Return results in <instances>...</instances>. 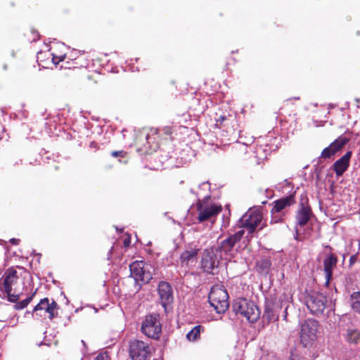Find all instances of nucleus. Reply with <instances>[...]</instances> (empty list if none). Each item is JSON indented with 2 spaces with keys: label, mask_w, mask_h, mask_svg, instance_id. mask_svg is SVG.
<instances>
[{
  "label": "nucleus",
  "mask_w": 360,
  "mask_h": 360,
  "mask_svg": "<svg viewBox=\"0 0 360 360\" xmlns=\"http://www.w3.org/2000/svg\"><path fill=\"white\" fill-rule=\"evenodd\" d=\"M348 141L345 137L339 136L333 143H330V147L334 150V153L339 151Z\"/></svg>",
  "instance_id": "b1692460"
},
{
  "label": "nucleus",
  "mask_w": 360,
  "mask_h": 360,
  "mask_svg": "<svg viewBox=\"0 0 360 360\" xmlns=\"http://www.w3.org/2000/svg\"><path fill=\"white\" fill-rule=\"evenodd\" d=\"M198 249L191 248L183 252L180 256L182 265L188 266L190 263L195 262L198 255Z\"/></svg>",
  "instance_id": "6ab92c4d"
},
{
  "label": "nucleus",
  "mask_w": 360,
  "mask_h": 360,
  "mask_svg": "<svg viewBox=\"0 0 360 360\" xmlns=\"http://www.w3.org/2000/svg\"><path fill=\"white\" fill-rule=\"evenodd\" d=\"M124 245H125V246L128 245V243H127V240H125V241H124Z\"/></svg>",
  "instance_id": "f704fd0d"
},
{
  "label": "nucleus",
  "mask_w": 360,
  "mask_h": 360,
  "mask_svg": "<svg viewBox=\"0 0 360 360\" xmlns=\"http://www.w3.org/2000/svg\"><path fill=\"white\" fill-rule=\"evenodd\" d=\"M295 202L294 197L289 195L285 198H281L274 202V206L271 210V214L280 213L287 207L290 206Z\"/></svg>",
  "instance_id": "f3484780"
},
{
  "label": "nucleus",
  "mask_w": 360,
  "mask_h": 360,
  "mask_svg": "<svg viewBox=\"0 0 360 360\" xmlns=\"http://www.w3.org/2000/svg\"><path fill=\"white\" fill-rule=\"evenodd\" d=\"M208 299L211 306L219 314L225 312L229 306L228 293L222 285H214L210 290Z\"/></svg>",
  "instance_id": "39448f33"
},
{
  "label": "nucleus",
  "mask_w": 360,
  "mask_h": 360,
  "mask_svg": "<svg viewBox=\"0 0 360 360\" xmlns=\"http://www.w3.org/2000/svg\"><path fill=\"white\" fill-rule=\"evenodd\" d=\"M19 276L18 272L13 268L7 269L0 279V292L6 295L10 302H15L19 299V295L12 293L15 289Z\"/></svg>",
  "instance_id": "f257e3e1"
},
{
  "label": "nucleus",
  "mask_w": 360,
  "mask_h": 360,
  "mask_svg": "<svg viewBox=\"0 0 360 360\" xmlns=\"http://www.w3.org/2000/svg\"><path fill=\"white\" fill-rule=\"evenodd\" d=\"M158 292L160 302L163 307L173 302V290L170 284L165 281H161L158 284Z\"/></svg>",
  "instance_id": "4468645a"
},
{
  "label": "nucleus",
  "mask_w": 360,
  "mask_h": 360,
  "mask_svg": "<svg viewBox=\"0 0 360 360\" xmlns=\"http://www.w3.org/2000/svg\"><path fill=\"white\" fill-rule=\"evenodd\" d=\"M124 154H125V153L123 150L113 151L111 153L112 156L115 157V158H117V157H124Z\"/></svg>",
  "instance_id": "7c9ffc66"
},
{
  "label": "nucleus",
  "mask_w": 360,
  "mask_h": 360,
  "mask_svg": "<svg viewBox=\"0 0 360 360\" xmlns=\"http://www.w3.org/2000/svg\"><path fill=\"white\" fill-rule=\"evenodd\" d=\"M335 155L334 150L330 147V146L324 148L321 153V158L326 159L330 158Z\"/></svg>",
  "instance_id": "cd10ccee"
},
{
  "label": "nucleus",
  "mask_w": 360,
  "mask_h": 360,
  "mask_svg": "<svg viewBox=\"0 0 360 360\" xmlns=\"http://www.w3.org/2000/svg\"><path fill=\"white\" fill-rule=\"evenodd\" d=\"M263 219L262 213L258 209L250 210L240 219L242 227L246 228L249 233H252Z\"/></svg>",
  "instance_id": "1a4fd4ad"
},
{
  "label": "nucleus",
  "mask_w": 360,
  "mask_h": 360,
  "mask_svg": "<svg viewBox=\"0 0 360 360\" xmlns=\"http://www.w3.org/2000/svg\"><path fill=\"white\" fill-rule=\"evenodd\" d=\"M357 259V257L356 255H352L349 259L350 264H354Z\"/></svg>",
  "instance_id": "473e14b6"
},
{
  "label": "nucleus",
  "mask_w": 360,
  "mask_h": 360,
  "mask_svg": "<svg viewBox=\"0 0 360 360\" xmlns=\"http://www.w3.org/2000/svg\"><path fill=\"white\" fill-rule=\"evenodd\" d=\"M352 156V152H347L342 158L335 162L333 169L337 176H340L347 170L349 165V160Z\"/></svg>",
  "instance_id": "2eb2a0df"
},
{
  "label": "nucleus",
  "mask_w": 360,
  "mask_h": 360,
  "mask_svg": "<svg viewBox=\"0 0 360 360\" xmlns=\"http://www.w3.org/2000/svg\"><path fill=\"white\" fill-rule=\"evenodd\" d=\"M338 262L337 257L333 254H330L326 257L323 262L324 272L326 276V283L329 284V282L332 278L333 269L336 266Z\"/></svg>",
  "instance_id": "dca6fc26"
},
{
  "label": "nucleus",
  "mask_w": 360,
  "mask_h": 360,
  "mask_svg": "<svg viewBox=\"0 0 360 360\" xmlns=\"http://www.w3.org/2000/svg\"><path fill=\"white\" fill-rule=\"evenodd\" d=\"M131 276L136 281L148 283L152 278V274L145 268L143 261H135L130 265Z\"/></svg>",
  "instance_id": "f8f14e48"
},
{
  "label": "nucleus",
  "mask_w": 360,
  "mask_h": 360,
  "mask_svg": "<svg viewBox=\"0 0 360 360\" xmlns=\"http://www.w3.org/2000/svg\"><path fill=\"white\" fill-rule=\"evenodd\" d=\"M233 309L237 314L243 316L251 323L256 322L260 315L258 307L253 302L243 298H238L234 301Z\"/></svg>",
  "instance_id": "20e7f679"
},
{
  "label": "nucleus",
  "mask_w": 360,
  "mask_h": 360,
  "mask_svg": "<svg viewBox=\"0 0 360 360\" xmlns=\"http://www.w3.org/2000/svg\"><path fill=\"white\" fill-rule=\"evenodd\" d=\"M19 241L18 239H15V238H11L10 240V243L13 245H17L18 244V242Z\"/></svg>",
  "instance_id": "72a5a7b5"
},
{
  "label": "nucleus",
  "mask_w": 360,
  "mask_h": 360,
  "mask_svg": "<svg viewBox=\"0 0 360 360\" xmlns=\"http://www.w3.org/2000/svg\"><path fill=\"white\" fill-rule=\"evenodd\" d=\"M270 266L271 262L269 259H261L257 263V267L262 273L266 272Z\"/></svg>",
  "instance_id": "a878e982"
},
{
  "label": "nucleus",
  "mask_w": 360,
  "mask_h": 360,
  "mask_svg": "<svg viewBox=\"0 0 360 360\" xmlns=\"http://www.w3.org/2000/svg\"><path fill=\"white\" fill-rule=\"evenodd\" d=\"M141 330L148 338L158 339L162 330L158 316L156 315L146 316L142 323Z\"/></svg>",
  "instance_id": "6e6552de"
},
{
  "label": "nucleus",
  "mask_w": 360,
  "mask_h": 360,
  "mask_svg": "<svg viewBox=\"0 0 360 360\" xmlns=\"http://www.w3.org/2000/svg\"><path fill=\"white\" fill-rule=\"evenodd\" d=\"M58 308L57 303L48 298H44L35 306L32 311V316L34 318H46L52 319L56 316V312Z\"/></svg>",
  "instance_id": "423d86ee"
},
{
  "label": "nucleus",
  "mask_w": 360,
  "mask_h": 360,
  "mask_svg": "<svg viewBox=\"0 0 360 360\" xmlns=\"http://www.w3.org/2000/svg\"><path fill=\"white\" fill-rule=\"evenodd\" d=\"M349 303L353 311L360 314V292H354L352 293Z\"/></svg>",
  "instance_id": "aec40b11"
},
{
  "label": "nucleus",
  "mask_w": 360,
  "mask_h": 360,
  "mask_svg": "<svg viewBox=\"0 0 360 360\" xmlns=\"http://www.w3.org/2000/svg\"><path fill=\"white\" fill-rule=\"evenodd\" d=\"M359 292H360V291H358Z\"/></svg>",
  "instance_id": "e433bc0d"
},
{
  "label": "nucleus",
  "mask_w": 360,
  "mask_h": 360,
  "mask_svg": "<svg viewBox=\"0 0 360 360\" xmlns=\"http://www.w3.org/2000/svg\"><path fill=\"white\" fill-rule=\"evenodd\" d=\"M319 324L312 319H308L300 325V340L304 347L312 346L319 334Z\"/></svg>",
  "instance_id": "f03ea898"
},
{
  "label": "nucleus",
  "mask_w": 360,
  "mask_h": 360,
  "mask_svg": "<svg viewBox=\"0 0 360 360\" xmlns=\"http://www.w3.org/2000/svg\"><path fill=\"white\" fill-rule=\"evenodd\" d=\"M197 211L199 222L213 221L221 211V206L213 202L210 197H207L202 200H199Z\"/></svg>",
  "instance_id": "7ed1b4c3"
},
{
  "label": "nucleus",
  "mask_w": 360,
  "mask_h": 360,
  "mask_svg": "<svg viewBox=\"0 0 360 360\" xmlns=\"http://www.w3.org/2000/svg\"><path fill=\"white\" fill-rule=\"evenodd\" d=\"M64 60V57H60V58H57L56 56H53V62L56 64L58 63L60 61H62Z\"/></svg>",
  "instance_id": "2f4dec72"
},
{
  "label": "nucleus",
  "mask_w": 360,
  "mask_h": 360,
  "mask_svg": "<svg viewBox=\"0 0 360 360\" xmlns=\"http://www.w3.org/2000/svg\"><path fill=\"white\" fill-rule=\"evenodd\" d=\"M345 338L348 342L356 344L359 340L360 333L356 329H348Z\"/></svg>",
  "instance_id": "4be33fe9"
},
{
  "label": "nucleus",
  "mask_w": 360,
  "mask_h": 360,
  "mask_svg": "<svg viewBox=\"0 0 360 360\" xmlns=\"http://www.w3.org/2000/svg\"><path fill=\"white\" fill-rule=\"evenodd\" d=\"M35 295V292L33 293L30 297L26 298L25 300L17 303L15 305V308L16 309H22L24 308H25L30 303V302L32 301L34 295Z\"/></svg>",
  "instance_id": "bb28decb"
},
{
  "label": "nucleus",
  "mask_w": 360,
  "mask_h": 360,
  "mask_svg": "<svg viewBox=\"0 0 360 360\" xmlns=\"http://www.w3.org/2000/svg\"><path fill=\"white\" fill-rule=\"evenodd\" d=\"M283 220V215L280 213L271 214V224H276Z\"/></svg>",
  "instance_id": "c85d7f7f"
},
{
  "label": "nucleus",
  "mask_w": 360,
  "mask_h": 360,
  "mask_svg": "<svg viewBox=\"0 0 360 360\" xmlns=\"http://www.w3.org/2000/svg\"><path fill=\"white\" fill-rule=\"evenodd\" d=\"M202 330V327L201 326H195L186 334L187 340L191 342L198 340L200 337V333Z\"/></svg>",
  "instance_id": "412c9836"
},
{
  "label": "nucleus",
  "mask_w": 360,
  "mask_h": 360,
  "mask_svg": "<svg viewBox=\"0 0 360 360\" xmlns=\"http://www.w3.org/2000/svg\"><path fill=\"white\" fill-rule=\"evenodd\" d=\"M311 216V210L309 207L304 206L298 210L296 214L297 226H303L307 224Z\"/></svg>",
  "instance_id": "a211bd4d"
},
{
  "label": "nucleus",
  "mask_w": 360,
  "mask_h": 360,
  "mask_svg": "<svg viewBox=\"0 0 360 360\" xmlns=\"http://www.w3.org/2000/svg\"><path fill=\"white\" fill-rule=\"evenodd\" d=\"M348 141L345 137L339 136L333 143H330V147L334 150V153L339 151Z\"/></svg>",
  "instance_id": "5701e85b"
},
{
  "label": "nucleus",
  "mask_w": 360,
  "mask_h": 360,
  "mask_svg": "<svg viewBox=\"0 0 360 360\" xmlns=\"http://www.w3.org/2000/svg\"><path fill=\"white\" fill-rule=\"evenodd\" d=\"M263 318L266 319L268 322H274L278 320V315L272 308L266 307L264 312Z\"/></svg>",
  "instance_id": "393cba45"
},
{
  "label": "nucleus",
  "mask_w": 360,
  "mask_h": 360,
  "mask_svg": "<svg viewBox=\"0 0 360 360\" xmlns=\"http://www.w3.org/2000/svg\"><path fill=\"white\" fill-rule=\"evenodd\" d=\"M326 297L321 293L313 292L307 298L306 304L311 312L315 315L323 313L326 308Z\"/></svg>",
  "instance_id": "9b49d317"
},
{
  "label": "nucleus",
  "mask_w": 360,
  "mask_h": 360,
  "mask_svg": "<svg viewBox=\"0 0 360 360\" xmlns=\"http://www.w3.org/2000/svg\"><path fill=\"white\" fill-rule=\"evenodd\" d=\"M94 360H109V357L107 354H98Z\"/></svg>",
  "instance_id": "c756f323"
},
{
  "label": "nucleus",
  "mask_w": 360,
  "mask_h": 360,
  "mask_svg": "<svg viewBox=\"0 0 360 360\" xmlns=\"http://www.w3.org/2000/svg\"><path fill=\"white\" fill-rule=\"evenodd\" d=\"M220 119H221V120H224V117H220Z\"/></svg>",
  "instance_id": "c9c22d12"
},
{
  "label": "nucleus",
  "mask_w": 360,
  "mask_h": 360,
  "mask_svg": "<svg viewBox=\"0 0 360 360\" xmlns=\"http://www.w3.org/2000/svg\"><path fill=\"white\" fill-rule=\"evenodd\" d=\"M217 248H207L204 250L201 265L203 270L207 273H211L213 269L217 268L219 264V259L222 258V255H217Z\"/></svg>",
  "instance_id": "0eeeda50"
},
{
  "label": "nucleus",
  "mask_w": 360,
  "mask_h": 360,
  "mask_svg": "<svg viewBox=\"0 0 360 360\" xmlns=\"http://www.w3.org/2000/svg\"><path fill=\"white\" fill-rule=\"evenodd\" d=\"M129 353L132 360H146L148 347L143 341L134 340L130 343Z\"/></svg>",
  "instance_id": "ddd939ff"
},
{
  "label": "nucleus",
  "mask_w": 360,
  "mask_h": 360,
  "mask_svg": "<svg viewBox=\"0 0 360 360\" xmlns=\"http://www.w3.org/2000/svg\"><path fill=\"white\" fill-rule=\"evenodd\" d=\"M244 233L243 230H240L221 241L217 250L222 255V257H224L227 259L231 257L234 245L241 240Z\"/></svg>",
  "instance_id": "9d476101"
}]
</instances>
